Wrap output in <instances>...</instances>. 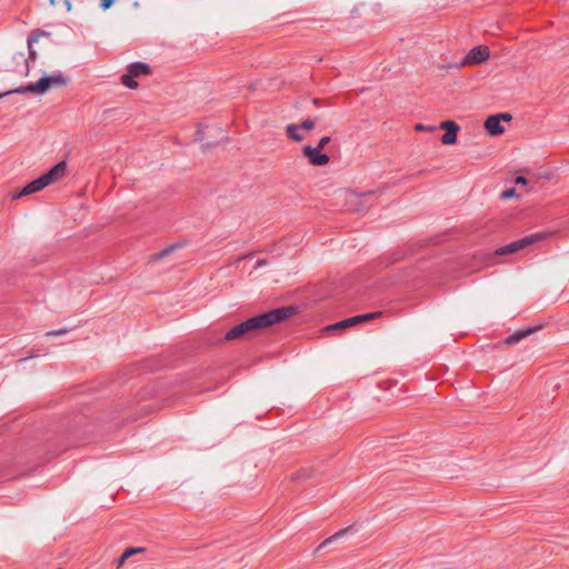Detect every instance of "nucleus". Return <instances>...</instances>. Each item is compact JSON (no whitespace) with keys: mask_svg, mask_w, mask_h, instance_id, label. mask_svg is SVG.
<instances>
[{"mask_svg":"<svg viewBox=\"0 0 569 569\" xmlns=\"http://www.w3.org/2000/svg\"><path fill=\"white\" fill-rule=\"evenodd\" d=\"M293 313L295 309L292 307H282L251 317L227 331L224 340H234L243 337L249 331L262 329L273 323H279L288 319Z\"/></svg>","mask_w":569,"mask_h":569,"instance_id":"1","label":"nucleus"},{"mask_svg":"<svg viewBox=\"0 0 569 569\" xmlns=\"http://www.w3.org/2000/svg\"><path fill=\"white\" fill-rule=\"evenodd\" d=\"M68 83V78L63 77L61 72L51 76H43L38 81L21 86L14 89L20 94L36 93L44 94L49 89L53 87H62Z\"/></svg>","mask_w":569,"mask_h":569,"instance_id":"2","label":"nucleus"},{"mask_svg":"<svg viewBox=\"0 0 569 569\" xmlns=\"http://www.w3.org/2000/svg\"><path fill=\"white\" fill-rule=\"evenodd\" d=\"M545 238L543 233L536 232L528 234L519 240L512 241L506 246L500 247L496 250L497 256H505L522 250Z\"/></svg>","mask_w":569,"mask_h":569,"instance_id":"3","label":"nucleus"},{"mask_svg":"<svg viewBox=\"0 0 569 569\" xmlns=\"http://www.w3.org/2000/svg\"><path fill=\"white\" fill-rule=\"evenodd\" d=\"M490 56L489 48L486 46L473 47L462 60L456 63L453 67L460 69L465 66L480 64L485 62Z\"/></svg>","mask_w":569,"mask_h":569,"instance_id":"4","label":"nucleus"},{"mask_svg":"<svg viewBox=\"0 0 569 569\" xmlns=\"http://www.w3.org/2000/svg\"><path fill=\"white\" fill-rule=\"evenodd\" d=\"M381 315H382L381 311H375V312H369V313L350 317L348 319H345V320L338 321L331 326H328L326 328V331L330 332V331H337V330H341L345 328H349L351 326L376 319V318L380 317Z\"/></svg>","mask_w":569,"mask_h":569,"instance_id":"5","label":"nucleus"},{"mask_svg":"<svg viewBox=\"0 0 569 569\" xmlns=\"http://www.w3.org/2000/svg\"><path fill=\"white\" fill-rule=\"evenodd\" d=\"M302 153L305 157L308 158L309 162L315 167L325 166L330 160L328 154L322 153L321 150H318L311 146L303 147Z\"/></svg>","mask_w":569,"mask_h":569,"instance_id":"6","label":"nucleus"},{"mask_svg":"<svg viewBox=\"0 0 569 569\" xmlns=\"http://www.w3.org/2000/svg\"><path fill=\"white\" fill-rule=\"evenodd\" d=\"M67 171V162L64 160L58 162L56 166H53L50 170H48L46 173L41 174L43 181H46L47 187L51 183L56 182L60 178H62L66 174Z\"/></svg>","mask_w":569,"mask_h":569,"instance_id":"7","label":"nucleus"},{"mask_svg":"<svg viewBox=\"0 0 569 569\" xmlns=\"http://www.w3.org/2000/svg\"><path fill=\"white\" fill-rule=\"evenodd\" d=\"M47 187L46 181H43L42 177L34 179L23 187L19 192L12 194V199H19L21 197L41 191Z\"/></svg>","mask_w":569,"mask_h":569,"instance_id":"8","label":"nucleus"},{"mask_svg":"<svg viewBox=\"0 0 569 569\" xmlns=\"http://www.w3.org/2000/svg\"><path fill=\"white\" fill-rule=\"evenodd\" d=\"M485 128L490 136H499L505 132V128L496 114L489 116L485 122Z\"/></svg>","mask_w":569,"mask_h":569,"instance_id":"9","label":"nucleus"},{"mask_svg":"<svg viewBox=\"0 0 569 569\" xmlns=\"http://www.w3.org/2000/svg\"><path fill=\"white\" fill-rule=\"evenodd\" d=\"M352 527H349V528H345V529H341L339 530L338 532H336L335 535L330 536L329 538H327L325 541H322L318 548H317V552H320L321 550H323L325 548H327L328 546L335 543V542H338L339 540H341L342 538L347 537L350 532H352Z\"/></svg>","mask_w":569,"mask_h":569,"instance_id":"10","label":"nucleus"},{"mask_svg":"<svg viewBox=\"0 0 569 569\" xmlns=\"http://www.w3.org/2000/svg\"><path fill=\"white\" fill-rule=\"evenodd\" d=\"M50 33L47 31H33L31 34L28 36V50H29V57L34 60L37 57V52L33 49V43L39 40L40 37H49Z\"/></svg>","mask_w":569,"mask_h":569,"instance_id":"11","label":"nucleus"},{"mask_svg":"<svg viewBox=\"0 0 569 569\" xmlns=\"http://www.w3.org/2000/svg\"><path fill=\"white\" fill-rule=\"evenodd\" d=\"M128 71L131 72V74H133L137 78L142 74H149L151 72V68L149 64H147L144 62L137 61V62H132L129 66Z\"/></svg>","mask_w":569,"mask_h":569,"instance_id":"12","label":"nucleus"},{"mask_svg":"<svg viewBox=\"0 0 569 569\" xmlns=\"http://www.w3.org/2000/svg\"><path fill=\"white\" fill-rule=\"evenodd\" d=\"M13 61L19 66L21 64L22 68L21 69H18V68H14V71L16 72H19V73H22L24 72L26 74L29 73V60L26 58L24 53L22 52H18L13 56Z\"/></svg>","mask_w":569,"mask_h":569,"instance_id":"13","label":"nucleus"},{"mask_svg":"<svg viewBox=\"0 0 569 569\" xmlns=\"http://www.w3.org/2000/svg\"><path fill=\"white\" fill-rule=\"evenodd\" d=\"M535 330L536 329H533V328H529L527 330L515 332L513 335L509 336L506 339V343L507 345H515V343L519 342L521 339H523V338L528 337L529 335H531Z\"/></svg>","mask_w":569,"mask_h":569,"instance_id":"14","label":"nucleus"},{"mask_svg":"<svg viewBox=\"0 0 569 569\" xmlns=\"http://www.w3.org/2000/svg\"><path fill=\"white\" fill-rule=\"evenodd\" d=\"M458 130H459V126H455L453 128H450L449 131H446V133L442 134L441 142L443 144L456 143Z\"/></svg>","mask_w":569,"mask_h":569,"instance_id":"15","label":"nucleus"},{"mask_svg":"<svg viewBox=\"0 0 569 569\" xmlns=\"http://www.w3.org/2000/svg\"><path fill=\"white\" fill-rule=\"evenodd\" d=\"M299 126L296 123H290L286 128V132L288 137L295 141H301L303 140V136L298 132Z\"/></svg>","mask_w":569,"mask_h":569,"instance_id":"16","label":"nucleus"},{"mask_svg":"<svg viewBox=\"0 0 569 569\" xmlns=\"http://www.w3.org/2000/svg\"><path fill=\"white\" fill-rule=\"evenodd\" d=\"M134 76L131 72H127L122 74L121 82L128 87L129 89H136L138 87V82L134 80Z\"/></svg>","mask_w":569,"mask_h":569,"instance_id":"17","label":"nucleus"},{"mask_svg":"<svg viewBox=\"0 0 569 569\" xmlns=\"http://www.w3.org/2000/svg\"><path fill=\"white\" fill-rule=\"evenodd\" d=\"M179 247H180V244H171V246L162 249L158 253H156L154 259L156 260L162 259V258L167 257L168 254H170L171 252H173Z\"/></svg>","mask_w":569,"mask_h":569,"instance_id":"18","label":"nucleus"},{"mask_svg":"<svg viewBox=\"0 0 569 569\" xmlns=\"http://www.w3.org/2000/svg\"><path fill=\"white\" fill-rule=\"evenodd\" d=\"M142 551H144V548H141V547H130V548H127L122 553L124 555V557L130 558L133 555L140 553Z\"/></svg>","mask_w":569,"mask_h":569,"instance_id":"19","label":"nucleus"},{"mask_svg":"<svg viewBox=\"0 0 569 569\" xmlns=\"http://www.w3.org/2000/svg\"><path fill=\"white\" fill-rule=\"evenodd\" d=\"M309 477H311L310 471H308V470H306V469H302V470H300V471L296 472L295 475H292V477H291V478H292V480L298 481V480H300L301 478H309Z\"/></svg>","mask_w":569,"mask_h":569,"instance_id":"20","label":"nucleus"},{"mask_svg":"<svg viewBox=\"0 0 569 569\" xmlns=\"http://www.w3.org/2000/svg\"><path fill=\"white\" fill-rule=\"evenodd\" d=\"M68 332H69L68 328H61V329H57V330H50V331L46 332V336L47 337H57V336L66 335Z\"/></svg>","mask_w":569,"mask_h":569,"instance_id":"21","label":"nucleus"},{"mask_svg":"<svg viewBox=\"0 0 569 569\" xmlns=\"http://www.w3.org/2000/svg\"><path fill=\"white\" fill-rule=\"evenodd\" d=\"M299 126V129L312 130L315 128V121L311 119L303 120Z\"/></svg>","mask_w":569,"mask_h":569,"instance_id":"22","label":"nucleus"},{"mask_svg":"<svg viewBox=\"0 0 569 569\" xmlns=\"http://www.w3.org/2000/svg\"><path fill=\"white\" fill-rule=\"evenodd\" d=\"M455 126H458L455 121L452 120H446V121H442L440 124H439V128L440 129H443L446 131H449L450 128H453Z\"/></svg>","mask_w":569,"mask_h":569,"instance_id":"23","label":"nucleus"},{"mask_svg":"<svg viewBox=\"0 0 569 569\" xmlns=\"http://www.w3.org/2000/svg\"><path fill=\"white\" fill-rule=\"evenodd\" d=\"M330 142V137H322L317 147H315L318 150H322L328 143Z\"/></svg>","mask_w":569,"mask_h":569,"instance_id":"24","label":"nucleus"},{"mask_svg":"<svg viewBox=\"0 0 569 569\" xmlns=\"http://www.w3.org/2000/svg\"><path fill=\"white\" fill-rule=\"evenodd\" d=\"M113 3H114V0H101L100 8L102 10H108Z\"/></svg>","mask_w":569,"mask_h":569,"instance_id":"25","label":"nucleus"},{"mask_svg":"<svg viewBox=\"0 0 569 569\" xmlns=\"http://www.w3.org/2000/svg\"><path fill=\"white\" fill-rule=\"evenodd\" d=\"M126 559H128L127 557H124V555L122 553L120 557L118 558H114L112 563L113 565H117L118 567L122 566L123 562L126 561Z\"/></svg>","mask_w":569,"mask_h":569,"instance_id":"26","label":"nucleus"},{"mask_svg":"<svg viewBox=\"0 0 569 569\" xmlns=\"http://www.w3.org/2000/svg\"><path fill=\"white\" fill-rule=\"evenodd\" d=\"M515 189H508V190H505L502 193H501V198L503 199H509L511 197L515 196Z\"/></svg>","mask_w":569,"mask_h":569,"instance_id":"27","label":"nucleus"},{"mask_svg":"<svg viewBox=\"0 0 569 569\" xmlns=\"http://www.w3.org/2000/svg\"><path fill=\"white\" fill-rule=\"evenodd\" d=\"M496 116H497V117H499V120H500V121H502V120H503V121H510V120H511V118H512V117H511L509 113H507V112H505V113H498V114H496Z\"/></svg>","mask_w":569,"mask_h":569,"instance_id":"28","label":"nucleus"},{"mask_svg":"<svg viewBox=\"0 0 569 569\" xmlns=\"http://www.w3.org/2000/svg\"><path fill=\"white\" fill-rule=\"evenodd\" d=\"M516 183L517 184H527L528 183V179L523 176H518L516 178Z\"/></svg>","mask_w":569,"mask_h":569,"instance_id":"29","label":"nucleus"},{"mask_svg":"<svg viewBox=\"0 0 569 569\" xmlns=\"http://www.w3.org/2000/svg\"><path fill=\"white\" fill-rule=\"evenodd\" d=\"M266 264H267V260L266 259H258L257 262H256L254 268L258 269V268L264 267Z\"/></svg>","mask_w":569,"mask_h":569,"instance_id":"30","label":"nucleus"},{"mask_svg":"<svg viewBox=\"0 0 569 569\" xmlns=\"http://www.w3.org/2000/svg\"><path fill=\"white\" fill-rule=\"evenodd\" d=\"M63 3H64V7L67 9V11H71L72 9V3L70 0H63Z\"/></svg>","mask_w":569,"mask_h":569,"instance_id":"31","label":"nucleus"},{"mask_svg":"<svg viewBox=\"0 0 569 569\" xmlns=\"http://www.w3.org/2000/svg\"><path fill=\"white\" fill-rule=\"evenodd\" d=\"M12 93H18V92L14 91V89H11V90H8V91H6L3 93H0V98L9 96V94H12Z\"/></svg>","mask_w":569,"mask_h":569,"instance_id":"32","label":"nucleus"},{"mask_svg":"<svg viewBox=\"0 0 569 569\" xmlns=\"http://www.w3.org/2000/svg\"><path fill=\"white\" fill-rule=\"evenodd\" d=\"M373 194H375L373 191H369L368 193H365L361 197H363L366 199V201H367L369 198L373 197Z\"/></svg>","mask_w":569,"mask_h":569,"instance_id":"33","label":"nucleus"},{"mask_svg":"<svg viewBox=\"0 0 569 569\" xmlns=\"http://www.w3.org/2000/svg\"><path fill=\"white\" fill-rule=\"evenodd\" d=\"M426 129H427V128H426L422 123H418V124H416V130H417V131H423V130H426Z\"/></svg>","mask_w":569,"mask_h":569,"instance_id":"34","label":"nucleus"},{"mask_svg":"<svg viewBox=\"0 0 569 569\" xmlns=\"http://www.w3.org/2000/svg\"><path fill=\"white\" fill-rule=\"evenodd\" d=\"M369 206H370V204H367V206H366V207H363V208H357V210H358V211H365V210H367V208H369Z\"/></svg>","mask_w":569,"mask_h":569,"instance_id":"35","label":"nucleus"},{"mask_svg":"<svg viewBox=\"0 0 569 569\" xmlns=\"http://www.w3.org/2000/svg\"><path fill=\"white\" fill-rule=\"evenodd\" d=\"M50 3H51L52 6H54V4H56V0H50Z\"/></svg>","mask_w":569,"mask_h":569,"instance_id":"36","label":"nucleus"},{"mask_svg":"<svg viewBox=\"0 0 569 569\" xmlns=\"http://www.w3.org/2000/svg\"><path fill=\"white\" fill-rule=\"evenodd\" d=\"M353 197L360 198L358 193H352Z\"/></svg>","mask_w":569,"mask_h":569,"instance_id":"37","label":"nucleus"}]
</instances>
